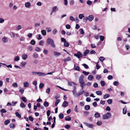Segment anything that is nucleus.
Instances as JSON below:
<instances>
[{"instance_id":"nucleus-13","label":"nucleus","mask_w":130,"mask_h":130,"mask_svg":"<svg viewBox=\"0 0 130 130\" xmlns=\"http://www.w3.org/2000/svg\"><path fill=\"white\" fill-rule=\"evenodd\" d=\"M54 56L56 57H58L61 54L60 53L58 52L55 51L54 52Z\"/></svg>"},{"instance_id":"nucleus-59","label":"nucleus","mask_w":130,"mask_h":130,"mask_svg":"<svg viewBox=\"0 0 130 130\" xmlns=\"http://www.w3.org/2000/svg\"><path fill=\"white\" fill-rule=\"evenodd\" d=\"M12 86L15 88L17 87H18V85L17 83H15L12 84Z\"/></svg>"},{"instance_id":"nucleus-37","label":"nucleus","mask_w":130,"mask_h":130,"mask_svg":"<svg viewBox=\"0 0 130 130\" xmlns=\"http://www.w3.org/2000/svg\"><path fill=\"white\" fill-rule=\"evenodd\" d=\"M69 19L72 22L74 21L75 20L73 16H70L69 17Z\"/></svg>"},{"instance_id":"nucleus-17","label":"nucleus","mask_w":130,"mask_h":130,"mask_svg":"<svg viewBox=\"0 0 130 130\" xmlns=\"http://www.w3.org/2000/svg\"><path fill=\"white\" fill-rule=\"evenodd\" d=\"M24 86L25 87H27L29 86V84L27 82H25L23 83Z\"/></svg>"},{"instance_id":"nucleus-19","label":"nucleus","mask_w":130,"mask_h":130,"mask_svg":"<svg viewBox=\"0 0 130 130\" xmlns=\"http://www.w3.org/2000/svg\"><path fill=\"white\" fill-rule=\"evenodd\" d=\"M9 35L11 38H14L15 37V34L12 32H10Z\"/></svg>"},{"instance_id":"nucleus-36","label":"nucleus","mask_w":130,"mask_h":130,"mask_svg":"<svg viewBox=\"0 0 130 130\" xmlns=\"http://www.w3.org/2000/svg\"><path fill=\"white\" fill-rule=\"evenodd\" d=\"M43 105L45 107H47L48 106L49 104L47 102L45 101L43 103Z\"/></svg>"},{"instance_id":"nucleus-12","label":"nucleus","mask_w":130,"mask_h":130,"mask_svg":"<svg viewBox=\"0 0 130 130\" xmlns=\"http://www.w3.org/2000/svg\"><path fill=\"white\" fill-rule=\"evenodd\" d=\"M68 102L67 101H64V102L62 104V106L64 107H66L68 106Z\"/></svg>"},{"instance_id":"nucleus-39","label":"nucleus","mask_w":130,"mask_h":130,"mask_svg":"<svg viewBox=\"0 0 130 130\" xmlns=\"http://www.w3.org/2000/svg\"><path fill=\"white\" fill-rule=\"evenodd\" d=\"M76 85V84L72 82H68V85L69 86H72L73 85Z\"/></svg>"},{"instance_id":"nucleus-61","label":"nucleus","mask_w":130,"mask_h":130,"mask_svg":"<svg viewBox=\"0 0 130 130\" xmlns=\"http://www.w3.org/2000/svg\"><path fill=\"white\" fill-rule=\"evenodd\" d=\"M98 84L97 83H95L93 84V87L94 88H97L98 87Z\"/></svg>"},{"instance_id":"nucleus-55","label":"nucleus","mask_w":130,"mask_h":130,"mask_svg":"<svg viewBox=\"0 0 130 130\" xmlns=\"http://www.w3.org/2000/svg\"><path fill=\"white\" fill-rule=\"evenodd\" d=\"M50 91V89L49 88H48L46 91V92L48 93L49 94Z\"/></svg>"},{"instance_id":"nucleus-21","label":"nucleus","mask_w":130,"mask_h":130,"mask_svg":"<svg viewBox=\"0 0 130 130\" xmlns=\"http://www.w3.org/2000/svg\"><path fill=\"white\" fill-rule=\"evenodd\" d=\"M9 126L11 128L13 129L15 128V125L14 124L11 123L10 124Z\"/></svg>"},{"instance_id":"nucleus-56","label":"nucleus","mask_w":130,"mask_h":130,"mask_svg":"<svg viewBox=\"0 0 130 130\" xmlns=\"http://www.w3.org/2000/svg\"><path fill=\"white\" fill-rule=\"evenodd\" d=\"M100 40L101 41H103L104 40L105 38L103 36H100Z\"/></svg>"},{"instance_id":"nucleus-64","label":"nucleus","mask_w":130,"mask_h":130,"mask_svg":"<svg viewBox=\"0 0 130 130\" xmlns=\"http://www.w3.org/2000/svg\"><path fill=\"white\" fill-rule=\"evenodd\" d=\"M87 3L88 5H90L92 4V2L88 0L87 1Z\"/></svg>"},{"instance_id":"nucleus-60","label":"nucleus","mask_w":130,"mask_h":130,"mask_svg":"<svg viewBox=\"0 0 130 130\" xmlns=\"http://www.w3.org/2000/svg\"><path fill=\"white\" fill-rule=\"evenodd\" d=\"M113 84L115 86H117L119 85V83L117 81H115L113 82Z\"/></svg>"},{"instance_id":"nucleus-5","label":"nucleus","mask_w":130,"mask_h":130,"mask_svg":"<svg viewBox=\"0 0 130 130\" xmlns=\"http://www.w3.org/2000/svg\"><path fill=\"white\" fill-rule=\"evenodd\" d=\"M94 18V17L92 15H90L87 17L86 19V21L87 20H88L90 21H92L93 20Z\"/></svg>"},{"instance_id":"nucleus-32","label":"nucleus","mask_w":130,"mask_h":130,"mask_svg":"<svg viewBox=\"0 0 130 130\" xmlns=\"http://www.w3.org/2000/svg\"><path fill=\"white\" fill-rule=\"evenodd\" d=\"M27 48L30 51H31L33 50V47L29 45L28 47Z\"/></svg>"},{"instance_id":"nucleus-52","label":"nucleus","mask_w":130,"mask_h":130,"mask_svg":"<svg viewBox=\"0 0 130 130\" xmlns=\"http://www.w3.org/2000/svg\"><path fill=\"white\" fill-rule=\"evenodd\" d=\"M64 46L66 47H68L69 46V44L66 41L64 43Z\"/></svg>"},{"instance_id":"nucleus-24","label":"nucleus","mask_w":130,"mask_h":130,"mask_svg":"<svg viewBox=\"0 0 130 130\" xmlns=\"http://www.w3.org/2000/svg\"><path fill=\"white\" fill-rule=\"evenodd\" d=\"M100 114L98 112L96 113L94 115V116L96 118L100 117Z\"/></svg>"},{"instance_id":"nucleus-25","label":"nucleus","mask_w":130,"mask_h":130,"mask_svg":"<svg viewBox=\"0 0 130 130\" xmlns=\"http://www.w3.org/2000/svg\"><path fill=\"white\" fill-rule=\"evenodd\" d=\"M26 64L27 63L26 62L23 61L21 63V66L22 67H24Z\"/></svg>"},{"instance_id":"nucleus-16","label":"nucleus","mask_w":130,"mask_h":130,"mask_svg":"<svg viewBox=\"0 0 130 130\" xmlns=\"http://www.w3.org/2000/svg\"><path fill=\"white\" fill-rule=\"evenodd\" d=\"M31 6L29 2H27L25 4V6L27 8Z\"/></svg>"},{"instance_id":"nucleus-11","label":"nucleus","mask_w":130,"mask_h":130,"mask_svg":"<svg viewBox=\"0 0 130 130\" xmlns=\"http://www.w3.org/2000/svg\"><path fill=\"white\" fill-rule=\"evenodd\" d=\"M93 76L92 75H89L87 78V79L90 81L93 80Z\"/></svg>"},{"instance_id":"nucleus-4","label":"nucleus","mask_w":130,"mask_h":130,"mask_svg":"<svg viewBox=\"0 0 130 130\" xmlns=\"http://www.w3.org/2000/svg\"><path fill=\"white\" fill-rule=\"evenodd\" d=\"M84 124L87 127L91 128H92L94 126V125L92 124L86 122L84 123Z\"/></svg>"},{"instance_id":"nucleus-53","label":"nucleus","mask_w":130,"mask_h":130,"mask_svg":"<svg viewBox=\"0 0 130 130\" xmlns=\"http://www.w3.org/2000/svg\"><path fill=\"white\" fill-rule=\"evenodd\" d=\"M105 59V58L103 57H100L99 58V60L100 61H103Z\"/></svg>"},{"instance_id":"nucleus-57","label":"nucleus","mask_w":130,"mask_h":130,"mask_svg":"<svg viewBox=\"0 0 130 130\" xmlns=\"http://www.w3.org/2000/svg\"><path fill=\"white\" fill-rule=\"evenodd\" d=\"M22 100L23 102H26L27 101V99H26L25 97H22Z\"/></svg>"},{"instance_id":"nucleus-49","label":"nucleus","mask_w":130,"mask_h":130,"mask_svg":"<svg viewBox=\"0 0 130 130\" xmlns=\"http://www.w3.org/2000/svg\"><path fill=\"white\" fill-rule=\"evenodd\" d=\"M79 31L80 34L82 35H83L84 34L85 32L83 31V30L82 28H80L79 30Z\"/></svg>"},{"instance_id":"nucleus-7","label":"nucleus","mask_w":130,"mask_h":130,"mask_svg":"<svg viewBox=\"0 0 130 130\" xmlns=\"http://www.w3.org/2000/svg\"><path fill=\"white\" fill-rule=\"evenodd\" d=\"M71 57H69L63 59L62 61L65 62H66L71 61Z\"/></svg>"},{"instance_id":"nucleus-23","label":"nucleus","mask_w":130,"mask_h":130,"mask_svg":"<svg viewBox=\"0 0 130 130\" xmlns=\"http://www.w3.org/2000/svg\"><path fill=\"white\" fill-rule=\"evenodd\" d=\"M73 94L75 97H77V93H76V90H73L72 91Z\"/></svg>"},{"instance_id":"nucleus-46","label":"nucleus","mask_w":130,"mask_h":130,"mask_svg":"<svg viewBox=\"0 0 130 130\" xmlns=\"http://www.w3.org/2000/svg\"><path fill=\"white\" fill-rule=\"evenodd\" d=\"M44 84L42 83H41L39 85V87L40 89L42 88L44 86Z\"/></svg>"},{"instance_id":"nucleus-40","label":"nucleus","mask_w":130,"mask_h":130,"mask_svg":"<svg viewBox=\"0 0 130 130\" xmlns=\"http://www.w3.org/2000/svg\"><path fill=\"white\" fill-rule=\"evenodd\" d=\"M59 118L60 119H63L64 117V115L62 113H60L59 115Z\"/></svg>"},{"instance_id":"nucleus-43","label":"nucleus","mask_w":130,"mask_h":130,"mask_svg":"<svg viewBox=\"0 0 130 130\" xmlns=\"http://www.w3.org/2000/svg\"><path fill=\"white\" fill-rule=\"evenodd\" d=\"M15 114L16 116L19 118H20L21 117V115L18 112H16L15 113Z\"/></svg>"},{"instance_id":"nucleus-31","label":"nucleus","mask_w":130,"mask_h":130,"mask_svg":"<svg viewBox=\"0 0 130 130\" xmlns=\"http://www.w3.org/2000/svg\"><path fill=\"white\" fill-rule=\"evenodd\" d=\"M41 32L42 34L44 36H45L46 35V31L45 30H41Z\"/></svg>"},{"instance_id":"nucleus-1","label":"nucleus","mask_w":130,"mask_h":130,"mask_svg":"<svg viewBox=\"0 0 130 130\" xmlns=\"http://www.w3.org/2000/svg\"><path fill=\"white\" fill-rule=\"evenodd\" d=\"M47 42L48 44H50L52 47L54 48L56 47L54 42L52 39L49 38H48L47 40Z\"/></svg>"},{"instance_id":"nucleus-9","label":"nucleus","mask_w":130,"mask_h":130,"mask_svg":"<svg viewBox=\"0 0 130 130\" xmlns=\"http://www.w3.org/2000/svg\"><path fill=\"white\" fill-rule=\"evenodd\" d=\"M22 57L23 60H25L28 58V55L26 54H24L22 56Z\"/></svg>"},{"instance_id":"nucleus-15","label":"nucleus","mask_w":130,"mask_h":130,"mask_svg":"<svg viewBox=\"0 0 130 130\" xmlns=\"http://www.w3.org/2000/svg\"><path fill=\"white\" fill-rule=\"evenodd\" d=\"M57 9H58L57 6H54L52 8V10L51 12V14H52L54 11L56 12V10Z\"/></svg>"},{"instance_id":"nucleus-26","label":"nucleus","mask_w":130,"mask_h":130,"mask_svg":"<svg viewBox=\"0 0 130 130\" xmlns=\"http://www.w3.org/2000/svg\"><path fill=\"white\" fill-rule=\"evenodd\" d=\"M90 108V106L89 105H86L85 107V109L86 110H89Z\"/></svg>"},{"instance_id":"nucleus-35","label":"nucleus","mask_w":130,"mask_h":130,"mask_svg":"<svg viewBox=\"0 0 130 130\" xmlns=\"http://www.w3.org/2000/svg\"><path fill=\"white\" fill-rule=\"evenodd\" d=\"M20 57L18 56L15 57L14 59V60L15 61H18L20 60Z\"/></svg>"},{"instance_id":"nucleus-41","label":"nucleus","mask_w":130,"mask_h":130,"mask_svg":"<svg viewBox=\"0 0 130 130\" xmlns=\"http://www.w3.org/2000/svg\"><path fill=\"white\" fill-rule=\"evenodd\" d=\"M60 102V100L59 99H58L56 100L55 103V105L56 106H57Z\"/></svg>"},{"instance_id":"nucleus-48","label":"nucleus","mask_w":130,"mask_h":130,"mask_svg":"<svg viewBox=\"0 0 130 130\" xmlns=\"http://www.w3.org/2000/svg\"><path fill=\"white\" fill-rule=\"evenodd\" d=\"M126 108L125 107L123 109V112L124 114H126Z\"/></svg>"},{"instance_id":"nucleus-33","label":"nucleus","mask_w":130,"mask_h":130,"mask_svg":"<svg viewBox=\"0 0 130 130\" xmlns=\"http://www.w3.org/2000/svg\"><path fill=\"white\" fill-rule=\"evenodd\" d=\"M10 122V121L9 120H7L5 121L4 122V124L6 125H8L9 123Z\"/></svg>"},{"instance_id":"nucleus-3","label":"nucleus","mask_w":130,"mask_h":130,"mask_svg":"<svg viewBox=\"0 0 130 130\" xmlns=\"http://www.w3.org/2000/svg\"><path fill=\"white\" fill-rule=\"evenodd\" d=\"M84 76L82 75H81L79 77V81L80 84H84L85 82L84 80Z\"/></svg>"},{"instance_id":"nucleus-6","label":"nucleus","mask_w":130,"mask_h":130,"mask_svg":"<svg viewBox=\"0 0 130 130\" xmlns=\"http://www.w3.org/2000/svg\"><path fill=\"white\" fill-rule=\"evenodd\" d=\"M74 55L79 59L80 57H82L83 56L82 54L80 52H78L77 54H74Z\"/></svg>"},{"instance_id":"nucleus-27","label":"nucleus","mask_w":130,"mask_h":130,"mask_svg":"<svg viewBox=\"0 0 130 130\" xmlns=\"http://www.w3.org/2000/svg\"><path fill=\"white\" fill-rule=\"evenodd\" d=\"M38 54L36 53H34L33 55V57L35 58H37L38 57Z\"/></svg>"},{"instance_id":"nucleus-58","label":"nucleus","mask_w":130,"mask_h":130,"mask_svg":"<svg viewBox=\"0 0 130 130\" xmlns=\"http://www.w3.org/2000/svg\"><path fill=\"white\" fill-rule=\"evenodd\" d=\"M30 43L31 44L34 45L35 44V41L34 40H32L31 41Z\"/></svg>"},{"instance_id":"nucleus-34","label":"nucleus","mask_w":130,"mask_h":130,"mask_svg":"<svg viewBox=\"0 0 130 130\" xmlns=\"http://www.w3.org/2000/svg\"><path fill=\"white\" fill-rule=\"evenodd\" d=\"M20 106L21 108H24L25 107L26 105L23 103L22 102L20 104Z\"/></svg>"},{"instance_id":"nucleus-10","label":"nucleus","mask_w":130,"mask_h":130,"mask_svg":"<svg viewBox=\"0 0 130 130\" xmlns=\"http://www.w3.org/2000/svg\"><path fill=\"white\" fill-rule=\"evenodd\" d=\"M22 28V26L20 25H18L15 28V29L16 30L18 31L21 29Z\"/></svg>"},{"instance_id":"nucleus-28","label":"nucleus","mask_w":130,"mask_h":130,"mask_svg":"<svg viewBox=\"0 0 130 130\" xmlns=\"http://www.w3.org/2000/svg\"><path fill=\"white\" fill-rule=\"evenodd\" d=\"M89 50H86L84 52V56H86L87 55V54L89 53Z\"/></svg>"},{"instance_id":"nucleus-50","label":"nucleus","mask_w":130,"mask_h":130,"mask_svg":"<svg viewBox=\"0 0 130 130\" xmlns=\"http://www.w3.org/2000/svg\"><path fill=\"white\" fill-rule=\"evenodd\" d=\"M84 115L85 116H88L89 115V112L87 111H85L84 112Z\"/></svg>"},{"instance_id":"nucleus-8","label":"nucleus","mask_w":130,"mask_h":130,"mask_svg":"<svg viewBox=\"0 0 130 130\" xmlns=\"http://www.w3.org/2000/svg\"><path fill=\"white\" fill-rule=\"evenodd\" d=\"M2 41L4 43H6L8 42L7 37H4L2 39Z\"/></svg>"},{"instance_id":"nucleus-62","label":"nucleus","mask_w":130,"mask_h":130,"mask_svg":"<svg viewBox=\"0 0 130 130\" xmlns=\"http://www.w3.org/2000/svg\"><path fill=\"white\" fill-rule=\"evenodd\" d=\"M113 77L112 75H109L107 77V78L108 80H111L112 79Z\"/></svg>"},{"instance_id":"nucleus-29","label":"nucleus","mask_w":130,"mask_h":130,"mask_svg":"<svg viewBox=\"0 0 130 130\" xmlns=\"http://www.w3.org/2000/svg\"><path fill=\"white\" fill-rule=\"evenodd\" d=\"M84 92V91L83 90L79 91L78 93H77V97L79 95L83 94Z\"/></svg>"},{"instance_id":"nucleus-51","label":"nucleus","mask_w":130,"mask_h":130,"mask_svg":"<svg viewBox=\"0 0 130 130\" xmlns=\"http://www.w3.org/2000/svg\"><path fill=\"white\" fill-rule=\"evenodd\" d=\"M85 75H87L89 73L88 72H86L85 71H83L82 72Z\"/></svg>"},{"instance_id":"nucleus-47","label":"nucleus","mask_w":130,"mask_h":130,"mask_svg":"<svg viewBox=\"0 0 130 130\" xmlns=\"http://www.w3.org/2000/svg\"><path fill=\"white\" fill-rule=\"evenodd\" d=\"M107 102L109 104H110L112 103V101L111 99H109L107 101Z\"/></svg>"},{"instance_id":"nucleus-14","label":"nucleus","mask_w":130,"mask_h":130,"mask_svg":"<svg viewBox=\"0 0 130 130\" xmlns=\"http://www.w3.org/2000/svg\"><path fill=\"white\" fill-rule=\"evenodd\" d=\"M38 75L39 76L42 77L45 75L46 74L44 73L41 72H38Z\"/></svg>"},{"instance_id":"nucleus-38","label":"nucleus","mask_w":130,"mask_h":130,"mask_svg":"<svg viewBox=\"0 0 130 130\" xmlns=\"http://www.w3.org/2000/svg\"><path fill=\"white\" fill-rule=\"evenodd\" d=\"M110 96V95L109 94H106L104 96L103 98L104 99H106L107 98H109Z\"/></svg>"},{"instance_id":"nucleus-45","label":"nucleus","mask_w":130,"mask_h":130,"mask_svg":"<svg viewBox=\"0 0 130 130\" xmlns=\"http://www.w3.org/2000/svg\"><path fill=\"white\" fill-rule=\"evenodd\" d=\"M35 50L37 52H39L41 51V49L38 47H36Z\"/></svg>"},{"instance_id":"nucleus-42","label":"nucleus","mask_w":130,"mask_h":130,"mask_svg":"<svg viewBox=\"0 0 130 130\" xmlns=\"http://www.w3.org/2000/svg\"><path fill=\"white\" fill-rule=\"evenodd\" d=\"M100 84L102 86H103L105 85V83L104 81L102 80L100 82Z\"/></svg>"},{"instance_id":"nucleus-30","label":"nucleus","mask_w":130,"mask_h":130,"mask_svg":"<svg viewBox=\"0 0 130 130\" xmlns=\"http://www.w3.org/2000/svg\"><path fill=\"white\" fill-rule=\"evenodd\" d=\"M102 77V76L101 75H97L96 77V79L99 80Z\"/></svg>"},{"instance_id":"nucleus-2","label":"nucleus","mask_w":130,"mask_h":130,"mask_svg":"<svg viewBox=\"0 0 130 130\" xmlns=\"http://www.w3.org/2000/svg\"><path fill=\"white\" fill-rule=\"evenodd\" d=\"M111 116V114L109 112H108L103 116V119H106L109 118Z\"/></svg>"},{"instance_id":"nucleus-63","label":"nucleus","mask_w":130,"mask_h":130,"mask_svg":"<svg viewBox=\"0 0 130 130\" xmlns=\"http://www.w3.org/2000/svg\"><path fill=\"white\" fill-rule=\"evenodd\" d=\"M64 127L67 129H68L70 127V125L67 124L64 126Z\"/></svg>"},{"instance_id":"nucleus-44","label":"nucleus","mask_w":130,"mask_h":130,"mask_svg":"<svg viewBox=\"0 0 130 130\" xmlns=\"http://www.w3.org/2000/svg\"><path fill=\"white\" fill-rule=\"evenodd\" d=\"M96 93L98 95H101L102 94V92L101 91H97L96 92Z\"/></svg>"},{"instance_id":"nucleus-18","label":"nucleus","mask_w":130,"mask_h":130,"mask_svg":"<svg viewBox=\"0 0 130 130\" xmlns=\"http://www.w3.org/2000/svg\"><path fill=\"white\" fill-rule=\"evenodd\" d=\"M78 17L79 19L81 20L85 17V16L83 14H79Z\"/></svg>"},{"instance_id":"nucleus-54","label":"nucleus","mask_w":130,"mask_h":130,"mask_svg":"<svg viewBox=\"0 0 130 130\" xmlns=\"http://www.w3.org/2000/svg\"><path fill=\"white\" fill-rule=\"evenodd\" d=\"M77 105H76V106L74 109V111L77 113H78V110Z\"/></svg>"},{"instance_id":"nucleus-20","label":"nucleus","mask_w":130,"mask_h":130,"mask_svg":"<svg viewBox=\"0 0 130 130\" xmlns=\"http://www.w3.org/2000/svg\"><path fill=\"white\" fill-rule=\"evenodd\" d=\"M19 89V91L22 94H23L24 91V89L22 88L21 87H20Z\"/></svg>"},{"instance_id":"nucleus-22","label":"nucleus","mask_w":130,"mask_h":130,"mask_svg":"<svg viewBox=\"0 0 130 130\" xmlns=\"http://www.w3.org/2000/svg\"><path fill=\"white\" fill-rule=\"evenodd\" d=\"M65 120L67 121H70L71 119V118L70 116H67L65 118Z\"/></svg>"}]
</instances>
